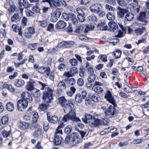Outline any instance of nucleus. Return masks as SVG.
<instances>
[{
  "mask_svg": "<svg viewBox=\"0 0 149 149\" xmlns=\"http://www.w3.org/2000/svg\"><path fill=\"white\" fill-rule=\"evenodd\" d=\"M47 86V85L41 81H34L30 79L26 85V88L27 90L31 92L36 88H35V87L40 88L41 90H43L45 89V90L43 92L42 99L45 103H51L53 99V91Z\"/></svg>",
  "mask_w": 149,
  "mask_h": 149,
  "instance_id": "obj_1",
  "label": "nucleus"
},
{
  "mask_svg": "<svg viewBox=\"0 0 149 149\" xmlns=\"http://www.w3.org/2000/svg\"><path fill=\"white\" fill-rule=\"evenodd\" d=\"M21 99L19 100L17 103V108L18 110L22 111L23 109L26 108L28 102L32 100L30 94L27 92H24L22 94Z\"/></svg>",
  "mask_w": 149,
  "mask_h": 149,
  "instance_id": "obj_2",
  "label": "nucleus"
},
{
  "mask_svg": "<svg viewBox=\"0 0 149 149\" xmlns=\"http://www.w3.org/2000/svg\"><path fill=\"white\" fill-rule=\"evenodd\" d=\"M82 139L77 133H74L71 137L66 136L64 142L71 147L75 146L82 142Z\"/></svg>",
  "mask_w": 149,
  "mask_h": 149,
  "instance_id": "obj_3",
  "label": "nucleus"
},
{
  "mask_svg": "<svg viewBox=\"0 0 149 149\" xmlns=\"http://www.w3.org/2000/svg\"><path fill=\"white\" fill-rule=\"evenodd\" d=\"M70 111L69 113L64 116L63 118V121L64 122H67L69 120H71L75 122H78L80 121L79 118L76 116V114L74 110L70 109Z\"/></svg>",
  "mask_w": 149,
  "mask_h": 149,
  "instance_id": "obj_4",
  "label": "nucleus"
},
{
  "mask_svg": "<svg viewBox=\"0 0 149 149\" xmlns=\"http://www.w3.org/2000/svg\"><path fill=\"white\" fill-rule=\"evenodd\" d=\"M58 100L59 104L65 108L71 109L74 106L73 103L70 100H67L64 97L58 98Z\"/></svg>",
  "mask_w": 149,
  "mask_h": 149,
  "instance_id": "obj_5",
  "label": "nucleus"
},
{
  "mask_svg": "<svg viewBox=\"0 0 149 149\" xmlns=\"http://www.w3.org/2000/svg\"><path fill=\"white\" fill-rule=\"evenodd\" d=\"M108 24L109 25L111 31H112L116 34H117L119 37L122 36L123 32L120 29H118V26L116 23L114 22H109Z\"/></svg>",
  "mask_w": 149,
  "mask_h": 149,
  "instance_id": "obj_6",
  "label": "nucleus"
},
{
  "mask_svg": "<svg viewBox=\"0 0 149 149\" xmlns=\"http://www.w3.org/2000/svg\"><path fill=\"white\" fill-rule=\"evenodd\" d=\"M101 8L100 4H94L90 7V9L92 12L98 13L99 15L102 17V12L101 11V9H100Z\"/></svg>",
  "mask_w": 149,
  "mask_h": 149,
  "instance_id": "obj_7",
  "label": "nucleus"
},
{
  "mask_svg": "<svg viewBox=\"0 0 149 149\" xmlns=\"http://www.w3.org/2000/svg\"><path fill=\"white\" fill-rule=\"evenodd\" d=\"M104 97L111 104L113 107H115L116 106V100L114 97L112 95L111 92L109 91L108 90L107 91L105 94Z\"/></svg>",
  "mask_w": 149,
  "mask_h": 149,
  "instance_id": "obj_8",
  "label": "nucleus"
},
{
  "mask_svg": "<svg viewBox=\"0 0 149 149\" xmlns=\"http://www.w3.org/2000/svg\"><path fill=\"white\" fill-rule=\"evenodd\" d=\"M87 93L85 90H83L81 92V95L80 93L77 94L75 96L76 102L78 103H81L86 97Z\"/></svg>",
  "mask_w": 149,
  "mask_h": 149,
  "instance_id": "obj_9",
  "label": "nucleus"
},
{
  "mask_svg": "<svg viewBox=\"0 0 149 149\" xmlns=\"http://www.w3.org/2000/svg\"><path fill=\"white\" fill-rule=\"evenodd\" d=\"M94 88L95 91L100 94L102 92V84L98 81H96L94 84Z\"/></svg>",
  "mask_w": 149,
  "mask_h": 149,
  "instance_id": "obj_10",
  "label": "nucleus"
},
{
  "mask_svg": "<svg viewBox=\"0 0 149 149\" xmlns=\"http://www.w3.org/2000/svg\"><path fill=\"white\" fill-rule=\"evenodd\" d=\"M47 119L49 122L53 123H57L59 120L58 117L56 115L51 116L49 113H47Z\"/></svg>",
  "mask_w": 149,
  "mask_h": 149,
  "instance_id": "obj_11",
  "label": "nucleus"
},
{
  "mask_svg": "<svg viewBox=\"0 0 149 149\" xmlns=\"http://www.w3.org/2000/svg\"><path fill=\"white\" fill-rule=\"evenodd\" d=\"M101 123V121L98 119L95 118V117L89 122L88 123L89 126L91 127H96L100 125Z\"/></svg>",
  "mask_w": 149,
  "mask_h": 149,
  "instance_id": "obj_12",
  "label": "nucleus"
},
{
  "mask_svg": "<svg viewBox=\"0 0 149 149\" xmlns=\"http://www.w3.org/2000/svg\"><path fill=\"white\" fill-rule=\"evenodd\" d=\"M63 140V138L61 135L58 133L55 134L54 142L56 146H59L61 144Z\"/></svg>",
  "mask_w": 149,
  "mask_h": 149,
  "instance_id": "obj_13",
  "label": "nucleus"
},
{
  "mask_svg": "<svg viewBox=\"0 0 149 149\" xmlns=\"http://www.w3.org/2000/svg\"><path fill=\"white\" fill-rule=\"evenodd\" d=\"M77 11L78 13L77 18L79 22H83L85 20V17L84 16L85 13L83 10L80 8H77Z\"/></svg>",
  "mask_w": 149,
  "mask_h": 149,
  "instance_id": "obj_14",
  "label": "nucleus"
},
{
  "mask_svg": "<svg viewBox=\"0 0 149 149\" xmlns=\"http://www.w3.org/2000/svg\"><path fill=\"white\" fill-rule=\"evenodd\" d=\"M128 12V10L127 9H123L119 7H118L117 15L120 18H123L125 14Z\"/></svg>",
  "mask_w": 149,
  "mask_h": 149,
  "instance_id": "obj_15",
  "label": "nucleus"
},
{
  "mask_svg": "<svg viewBox=\"0 0 149 149\" xmlns=\"http://www.w3.org/2000/svg\"><path fill=\"white\" fill-rule=\"evenodd\" d=\"M108 124V122H106V123H105L104 120L103 119V129H104L103 130V132H104V133H107L110 131L111 132H113L114 131H115L116 129V128H113L112 129H109V127H108L107 128H106L104 127V126L107 125Z\"/></svg>",
  "mask_w": 149,
  "mask_h": 149,
  "instance_id": "obj_16",
  "label": "nucleus"
},
{
  "mask_svg": "<svg viewBox=\"0 0 149 149\" xmlns=\"http://www.w3.org/2000/svg\"><path fill=\"white\" fill-rule=\"evenodd\" d=\"M25 81L22 79H16L15 80L14 85L17 87H20L25 84Z\"/></svg>",
  "mask_w": 149,
  "mask_h": 149,
  "instance_id": "obj_17",
  "label": "nucleus"
},
{
  "mask_svg": "<svg viewBox=\"0 0 149 149\" xmlns=\"http://www.w3.org/2000/svg\"><path fill=\"white\" fill-rule=\"evenodd\" d=\"M42 134V130L40 129H39L34 132L33 135L34 138L37 139H40Z\"/></svg>",
  "mask_w": 149,
  "mask_h": 149,
  "instance_id": "obj_18",
  "label": "nucleus"
},
{
  "mask_svg": "<svg viewBox=\"0 0 149 149\" xmlns=\"http://www.w3.org/2000/svg\"><path fill=\"white\" fill-rule=\"evenodd\" d=\"M67 23L62 20L59 21L56 25L57 29H62L66 27Z\"/></svg>",
  "mask_w": 149,
  "mask_h": 149,
  "instance_id": "obj_19",
  "label": "nucleus"
},
{
  "mask_svg": "<svg viewBox=\"0 0 149 149\" xmlns=\"http://www.w3.org/2000/svg\"><path fill=\"white\" fill-rule=\"evenodd\" d=\"M114 107L112 106H110L108 109L104 111V113L106 116H109L111 115H114L113 112Z\"/></svg>",
  "mask_w": 149,
  "mask_h": 149,
  "instance_id": "obj_20",
  "label": "nucleus"
},
{
  "mask_svg": "<svg viewBox=\"0 0 149 149\" xmlns=\"http://www.w3.org/2000/svg\"><path fill=\"white\" fill-rule=\"evenodd\" d=\"M134 17V15L132 13L128 12L126 13L125 17V20L126 21H130L133 19Z\"/></svg>",
  "mask_w": 149,
  "mask_h": 149,
  "instance_id": "obj_21",
  "label": "nucleus"
},
{
  "mask_svg": "<svg viewBox=\"0 0 149 149\" xmlns=\"http://www.w3.org/2000/svg\"><path fill=\"white\" fill-rule=\"evenodd\" d=\"M69 21L72 22L74 24H77L78 23V20L76 15L73 13H71L70 18Z\"/></svg>",
  "mask_w": 149,
  "mask_h": 149,
  "instance_id": "obj_22",
  "label": "nucleus"
},
{
  "mask_svg": "<svg viewBox=\"0 0 149 149\" xmlns=\"http://www.w3.org/2000/svg\"><path fill=\"white\" fill-rule=\"evenodd\" d=\"M48 19V17H46L45 19L42 21H38V23L39 25L42 27L45 28L47 27L48 25L47 21Z\"/></svg>",
  "mask_w": 149,
  "mask_h": 149,
  "instance_id": "obj_23",
  "label": "nucleus"
},
{
  "mask_svg": "<svg viewBox=\"0 0 149 149\" xmlns=\"http://www.w3.org/2000/svg\"><path fill=\"white\" fill-rule=\"evenodd\" d=\"M85 118H82V120L86 123H89L91 119L93 118L94 117L89 114H86L85 115Z\"/></svg>",
  "mask_w": 149,
  "mask_h": 149,
  "instance_id": "obj_24",
  "label": "nucleus"
},
{
  "mask_svg": "<svg viewBox=\"0 0 149 149\" xmlns=\"http://www.w3.org/2000/svg\"><path fill=\"white\" fill-rule=\"evenodd\" d=\"M146 14L145 12L140 13L139 16L138 17V19L139 21L147 23V21L145 20L146 19Z\"/></svg>",
  "mask_w": 149,
  "mask_h": 149,
  "instance_id": "obj_25",
  "label": "nucleus"
},
{
  "mask_svg": "<svg viewBox=\"0 0 149 149\" xmlns=\"http://www.w3.org/2000/svg\"><path fill=\"white\" fill-rule=\"evenodd\" d=\"M64 80L60 81L58 84L57 87L63 90L65 89L67 87V86L65 83Z\"/></svg>",
  "mask_w": 149,
  "mask_h": 149,
  "instance_id": "obj_26",
  "label": "nucleus"
},
{
  "mask_svg": "<svg viewBox=\"0 0 149 149\" xmlns=\"http://www.w3.org/2000/svg\"><path fill=\"white\" fill-rule=\"evenodd\" d=\"M85 68L89 74L93 73L94 72L93 68L91 66V65L88 62L86 63Z\"/></svg>",
  "mask_w": 149,
  "mask_h": 149,
  "instance_id": "obj_27",
  "label": "nucleus"
},
{
  "mask_svg": "<svg viewBox=\"0 0 149 149\" xmlns=\"http://www.w3.org/2000/svg\"><path fill=\"white\" fill-rule=\"evenodd\" d=\"M29 126V123L25 122H20L19 125V128L23 130L27 129Z\"/></svg>",
  "mask_w": 149,
  "mask_h": 149,
  "instance_id": "obj_28",
  "label": "nucleus"
},
{
  "mask_svg": "<svg viewBox=\"0 0 149 149\" xmlns=\"http://www.w3.org/2000/svg\"><path fill=\"white\" fill-rule=\"evenodd\" d=\"M6 107L8 110L10 111H13L14 109V106L11 102H9L6 103Z\"/></svg>",
  "mask_w": 149,
  "mask_h": 149,
  "instance_id": "obj_29",
  "label": "nucleus"
},
{
  "mask_svg": "<svg viewBox=\"0 0 149 149\" xmlns=\"http://www.w3.org/2000/svg\"><path fill=\"white\" fill-rule=\"evenodd\" d=\"M19 5L21 6H23L26 8H28L30 6V5L25 0H22L20 3H19Z\"/></svg>",
  "mask_w": 149,
  "mask_h": 149,
  "instance_id": "obj_30",
  "label": "nucleus"
},
{
  "mask_svg": "<svg viewBox=\"0 0 149 149\" xmlns=\"http://www.w3.org/2000/svg\"><path fill=\"white\" fill-rule=\"evenodd\" d=\"M70 71L72 76H73L76 74H78V72L77 68L75 67H73L70 68Z\"/></svg>",
  "mask_w": 149,
  "mask_h": 149,
  "instance_id": "obj_31",
  "label": "nucleus"
},
{
  "mask_svg": "<svg viewBox=\"0 0 149 149\" xmlns=\"http://www.w3.org/2000/svg\"><path fill=\"white\" fill-rule=\"evenodd\" d=\"M64 81L70 85H74L76 83V80L74 78L65 79Z\"/></svg>",
  "mask_w": 149,
  "mask_h": 149,
  "instance_id": "obj_32",
  "label": "nucleus"
},
{
  "mask_svg": "<svg viewBox=\"0 0 149 149\" xmlns=\"http://www.w3.org/2000/svg\"><path fill=\"white\" fill-rule=\"evenodd\" d=\"M119 40L118 38H113L112 40H109L107 41H105L107 42H109L110 43H112L113 45H115L117 44L119 42Z\"/></svg>",
  "mask_w": 149,
  "mask_h": 149,
  "instance_id": "obj_33",
  "label": "nucleus"
},
{
  "mask_svg": "<svg viewBox=\"0 0 149 149\" xmlns=\"http://www.w3.org/2000/svg\"><path fill=\"white\" fill-rule=\"evenodd\" d=\"M11 131L10 130L7 131L5 130H2L1 132L2 135L4 137H7L11 133Z\"/></svg>",
  "mask_w": 149,
  "mask_h": 149,
  "instance_id": "obj_34",
  "label": "nucleus"
},
{
  "mask_svg": "<svg viewBox=\"0 0 149 149\" xmlns=\"http://www.w3.org/2000/svg\"><path fill=\"white\" fill-rule=\"evenodd\" d=\"M119 26L122 30L124 32H125L126 30H127L129 33H130L132 32V30L129 26H127L125 28L122 25H120Z\"/></svg>",
  "mask_w": 149,
  "mask_h": 149,
  "instance_id": "obj_35",
  "label": "nucleus"
},
{
  "mask_svg": "<svg viewBox=\"0 0 149 149\" xmlns=\"http://www.w3.org/2000/svg\"><path fill=\"white\" fill-rule=\"evenodd\" d=\"M92 100L95 102H98L100 101L101 98L99 97L98 95L96 94H93L91 97Z\"/></svg>",
  "mask_w": 149,
  "mask_h": 149,
  "instance_id": "obj_36",
  "label": "nucleus"
},
{
  "mask_svg": "<svg viewBox=\"0 0 149 149\" xmlns=\"http://www.w3.org/2000/svg\"><path fill=\"white\" fill-rule=\"evenodd\" d=\"M32 94L36 97H38L40 96L41 95V93L40 91L36 88L34 89L31 92Z\"/></svg>",
  "mask_w": 149,
  "mask_h": 149,
  "instance_id": "obj_37",
  "label": "nucleus"
},
{
  "mask_svg": "<svg viewBox=\"0 0 149 149\" xmlns=\"http://www.w3.org/2000/svg\"><path fill=\"white\" fill-rule=\"evenodd\" d=\"M76 88L73 86H72L70 88V90L67 92V94L69 96H71L75 92Z\"/></svg>",
  "mask_w": 149,
  "mask_h": 149,
  "instance_id": "obj_38",
  "label": "nucleus"
},
{
  "mask_svg": "<svg viewBox=\"0 0 149 149\" xmlns=\"http://www.w3.org/2000/svg\"><path fill=\"white\" fill-rule=\"evenodd\" d=\"M71 13L66 14L65 13H63L62 15V18L63 19H64L66 21L69 20L70 18V16Z\"/></svg>",
  "mask_w": 149,
  "mask_h": 149,
  "instance_id": "obj_39",
  "label": "nucleus"
},
{
  "mask_svg": "<svg viewBox=\"0 0 149 149\" xmlns=\"http://www.w3.org/2000/svg\"><path fill=\"white\" fill-rule=\"evenodd\" d=\"M32 10L33 11V12L41 14L40 13V10L41 9L37 5V4H36L34 6L32 7Z\"/></svg>",
  "mask_w": 149,
  "mask_h": 149,
  "instance_id": "obj_40",
  "label": "nucleus"
},
{
  "mask_svg": "<svg viewBox=\"0 0 149 149\" xmlns=\"http://www.w3.org/2000/svg\"><path fill=\"white\" fill-rule=\"evenodd\" d=\"M32 117V121L34 123H36L38 120L39 116L38 113L36 112H33V114Z\"/></svg>",
  "mask_w": 149,
  "mask_h": 149,
  "instance_id": "obj_41",
  "label": "nucleus"
},
{
  "mask_svg": "<svg viewBox=\"0 0 149 149\" xmlns=\"http://www.w3.org/2000/svg\"><path fill=\"white\" fill-rule=\"evenodd\" d=\"M95 75L93 73L89 74L88 80V81L93 82L95 79Z\"/></svg>",
  "mask_w": 149,
  "mask_h": 149,
  "instance_id": "obj_42",
  "label": "nucleus"
},
{
  "mask_svg": "<svg viewBox=\"0 0 149 149\" xmlns=\"http://www.w3.org/2000/svg\"><path fill=\"white\" fill-rule=\"evenodd\" d=\"M124 91L127 93H131L132 90V89L131 87H130L127 85H125L124 87Z\"/></svg>",
  "mask_w": 149,
  "mask_h": 149,
  "instance_id": "obj_43",
  "label": "nucleus"
},
{
  "mask_svg": "<svg viewBox=\"0 0 149 149\" xmlns=\"http://www.w3.org/2000/svg\"><path fill=\"white\" fill-rule=\"evenodd\" d=\"M5 85L6 86V88L10 92L13 93L15 92V88L11 85L6 84Z\"/></svg>",
  "mask_w": 149,
  "mask_h": 149,
  "instance_id": "obj_44",
  "label": "nucleus"
},
{
  "mask_svg": "<svg viewBox=\"0 0 149 149\" xmlns=\"http://www.w3.org/2000/svg\"><path fill=\"white\" fill-rule=\"evenodd\" d=\"M94 28V26L93 25H87L86 26V28L84 30V32L85 33H86L88 32V31L93 29Z\"/></svg>",
  "mask_w": 149,
  "mask_h": 149,
  "instance_id": "obj_45",
  "label": "nucleus"
},
{
  "mask_svg": "<svg viewBox=\"0 0 149 149\" xmlns=\"http://www.w3.org/2000/svg\"><path fill=\"white\" fill-rule=\"evenodd\" d=\"M27 19L24 17H23L22 20V24L20 26L21 29L24 28L27 25Z\"/></svg>",
  "mask_w": 149,
  "mask_h": 149,
  "instance_id": "obj_46",
  "label": "nucleus"
},
{
  "mask_svg": "<svg viewBox=\"0 0 149 149\" xmlns=\"http://www.w3.org/2000/svg\"><path fill=\"white\" fill-rule=\"evenodd\" d=\"M52 4L53 6H54L56 8L61 6L59 0H52Z\"/></svg>",
  "mask_w": 149,
  "mask_h": 149,
  "instance_id": "obj_47",
  "label": "nucleus"
},
{
  "mask_svg": "<svg viewBox=\"0 0 149 149\" xmlns=\"http://www.w3.org/2000/svg\"><path fill=\"white\" fill-rule=\"evenodd\" d=\"M46 68L43 66H40L38 68V70H37V71L40 74H43L46 72Z\"/></svg>",
  "mask_w": 149,
  "mask_h": 149,
  "instance_id": "obj_48",
  "label": "nucleus"
},
{
  "mask_svg": "<svg viewBox=\"0 0 149 149\" xmlns=\"http://www.w3.org/2000/svg\"><path fill=\"white\" fill-rule=\"evenodd\" d=\"M25 12L26 15L28 17H33L35 15L33 12L29 9L26 10L25 11Z\"/></svg>",
  "mask_w": 149,
  "mask_h": 149,
  "instance_id": "obj_49",
  "label": "nucleus"
},
{
  "mask_svg": "<svg viewBox=\"0 0 149 149\" xmlns=\"http://www.w3.org/2000/svg\"><path fill=\"white\" fill-rule=\"evenodd\" d=\"M106 17L109 20H114L115 17L114 15L110 12L107 13L106 15Z\"/></svg>",
  "mask_w": 149,
  "mask_h": 149,
  "instance_id": "obj_50",
  "label": "nucleus"
},
{
  "mask_svg": "<svg viewBox=\"0 0 149 149\" xmlns=\"http://www.w3.org/2000/svg\"><path fill=\"white\" fill-rule=\"evenodd\" d=\"M8 121V116H4L1 119V123L3 125L7 124Z\"/></svg>",
  "mask_w": 149,
  "mask_h": 149,
  "instance_id": "obj_51",
  "label": "nucleus"
},
{
  "mask_svg": "<svg viewBox=\"0 0 149 149\" xmlns=\"http://www.w3.org/2000/svg\"><path fill=\"white\" fill-rule=\"evenodd\" d=\"M113 54L115 57L116 58H118L120 57L121 52L119 50H117L116 52L113 53Z\"/></svg>",
  "mask_w": 149,
  "mask_h": 149,
  "instance_id": "obj_52",
  "label": "nucleus"
},
{
  "mask_svg": "<svg viewBox=\"0 0 149 149\" xmlns=\"http://www.w3.org/2000/svg\"><path fill=\"white\" fill-rule=\"evenodd\" d=\"M85 74V68L83 67H80L79 71V75L81 77H83Z\"/></svg>",
  "mask_w": 149,
  "mask_h": 149,
  "instance_id": "obj_53",
  "label": "nucleus"
},
{
  "mask_svg": "<svg viewBox=\"0 0 149 149\" xmlns=\"http://www.w3.org/2000/svg\"><path fill=\"white\" fill-rule=\"evenodd\" d=\"M93 144L91 142H87L84 143V149H89L92 146Z\"/></svg>",
  "mask_w": 149,
  "mask_h": 149,
  "instance_id": "obj_54",
  "label": "nucleus"
},
{
  "mask_svg": "<svg viewBox=\"0 0 149 149\" xmlns=\"http://www.w3.org/2000/svg\"><path fill=\"white\" fill-rule=\"evenodd\" d=\"M44 129L45 131H46L49 128V123L46 121H45L44 123Z\"/></svg>",
  "mask_w": 149,
  "mask_h": 149,
  "instance_id": "obj_55",
  "label": "nucleus"
},
{
  "mask_svg": "<svg viewBox=\"0 0 149 149\" xmlns=\"http://www.w3.org/2000/svg\"><path fill=\"white\" fill-rule=\"evenodd\" d=\"M61 14V12L60 10H57L54 12L53 15L56 17L57 18H59Z\"/></svg>",
  "mask_w": 149,
  "mask_h": 149,
  "instance_id": "obj_56",
  "label": "nucleus"
},
{
  "mask_svg": "<svg viewBox=\"0 0 149 149\" xmlns=\"http://www.w3.org/2000/svg\"><path fill=\"white\" fill-rule=\"evenodd\" d=\"M70 62L71 65L73 66L77 65L78 64L77 61L75 59H70Z\"/></svg>",
  "mask_w": 149,
  "mask_h": 149,
  "instance_id": "obj_57",
  "label": "nucleus"
},
{
  "mask_svg": "<svg viewBox=\"0 0 149 149\" xmlns=\"http://www.w3.org/2000/svg\"><path fill=\"white\" fill-rule=\"evenodd\" d=\"M74 44V42L73 41H66V48L72 47Z\"/></svg>",
  "mask_w": 149,
  "mask_h": 149,
  "instance_id": "obj_58",
  "label": "nucleus"
},
{
  "mask_svg": "<svg viewBox=\"0 0 149 149\" xmlns=\"http://www.w3.org/2000/svg\"><path fill=\"white\" fill-rule=\"evenodd\" d=\"M19 19V15L18 13L15 14L11 18L12 22H15Z\"/></svg>",
  "mask_w": 149,
  "mask_h": 149,
  "instance_id": "obj_59",
  "label": "nucleus"
},
{
  "mask_svg": "<svg viewBox=\"0 0 149 149\" xmlns=\"http://www.w3.org/2000/svg\"><path fill=\"white\" fill-rule=\"evenodd\" d=\"M147 38L146 35H145L141 37V39L139 40L138 41V42H137V44L139 45L141 42H144L145 41L146 38Z\"/></svg>",
  "mask_w": 149,
  "mask_h": 149,
  "instance_id": "obj_60",
  "label": "nucleus"
},
{
  "mask_svg": "<svg viewBox=\"0 0 149 149\" xmlns=\"http://www.w3.org/2000/svg\"><path fill=\"white\" fill-rule=\"evenodd\" d=\"M143 28L136 29L135 30V33L137 35H141L143 32Z\"/></svg>",
  "mask_w": 149,
  "mask_h": 149,
  "instance_id": "obj_61",
  "label": "nucleus"
},
{
  "mask_svg": "<svg viewBox=\"0 0 149 149\" xmlns=\"http://www.w3.org/2000/svg\"><path fill=\"white\" fill-rule=\"evenodd\" d=\"M72 130V127L70 125L67 126L65 129V132L67 134H69Z\"/></svg>",
  "mask_w": 149,
  "mask_h": 149,
  "instance_id": "obj_62",
  "label": "nucleus"
},
{
  "mask_svg": "<svg viewBox=\"0 0 149 149\" xmlns=\"http://www.w3.org/2000/svg\"><path fill=\"white\" fill-rule=\"evenodd\" d=\"M38 45V44L37 43L31 44L29 45V47L31 50H34L37 48Z\"/></svg>",
  "mask_w": 149,
  "mask_h": 149,
  "instance_id": "obj_63",
  "label": "nucleus"
},
{
  "mask_svg": "<svg viewBox=\"0 0 149 149\" xmlns=\"http://www.w3.org/2000/svg\"><path fill=\"white\" fill-rule=\"evenodd\" d=\"M65 66L64 64L61 63L58 66V69L61 71H63L64 70Z\"/></svg>",
  "mask_w": 149,
  "mask_h": 149,
  "instance_id": "obj_64",
  "label": "nucleus"
}]
</instances>
